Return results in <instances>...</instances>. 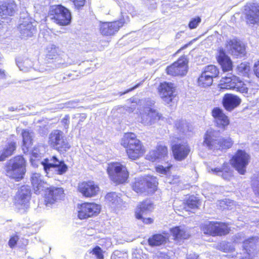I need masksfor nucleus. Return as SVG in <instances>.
I'll return each mask as SVG.
<instances>
[{
	"label": "nucleus",
	"mask_w": 259,
	"mask_h": 259,
	"mask_svg": "<svg viewBox=\"0 0 259 259\" xmlns=\"http://www.w3.org/2000/svg\"><path fill=\"white\" fill-rule=\"evenodd\" d=\"M5 75L4 70L0 69V79L4 78L5 77Z\"/></svg>",
	"instance_id": "nucleus-60"
},
{
	"label": "nucleus",
	"mask_w": 259,
	"mask_h": 259,
	"mask_svg": "<svg viewBox=\"0 0 259 259\" xmlns=\"http://www.w3.org/2000/svg\"><path fill=\"white\" fill-rule=\"evenodd\" d=\"M154 209L153 204L149 200L140 203L137 207L135 215L137 219H142V215L151 211Z\"/></svg>",
	"instance_id": "nucleus-34"
},
{
	"label": "nucleus",
	"mask_w": 259,
	"mask_h": 259,
	"mask_svg": "<svg viewBox=\"0 0 259 259\" xmlns=\"http://www.w3.org/2000/svg\"><path fill=\"white\" fill-rule=\"evenodd\" d=\"M121 144L126 148L127 154L131 159L136 160L145 153V149L135 134H125L121 141Z\"/></svg>",
	"instance_id": "nucleus-1"
},
{
	"label": "nucleus",
	"mask_w": 259,
	"mask_h": 259,
	"mask_svg": "<svg viewBox=\"0 0 259 259\" xmlns=\"http://www.w3.org/2000/svg\"><path fill=\"white\" fill-rule=\"evenodd\" d=\"M219 142L220 144L218 149L229 148L233 144V141L230 138H224L221 137Z\"/></svg>",
	"instance_id": "nucleus-44"
},
{
	"label": "nucleus",
	"mask_w": 259,
	"mask_h": 259,
	"mask_svg": "<svg viewBox=\"0 0 259 259\" xmlns=\"http://www.w3.org/2000/svg\"><path fill=\"white\" fill-rule=\"evenodd\" d=\"M140 220H142L143 222L146 224H149L153 222V220L152 219L148 218H144L142 217V219H141Z\"/></svg>",
	"instance_id": "nucleus-56"
},
{
	"label": "nucleus",
	"mask_w": 259,
	"mask_h": 259,
	"mask_svg": "<svg viewBox=\"0 0 259 259\" xmlns=\"http://www.w3.org/2000/svg\"><path fill=\"white\" fill-rule=\"evenodd\" d=\"M226 49L236 57H242L245 54V46L236 38L228 40L226 42Z\"/></svg>",
	"instance_id": "nucleus-15"
},
{
	"label": "nucleus",
	"mask_w": 259,
	"mask_h": 259,
	"mask_svg": "<svg viewBox=\"0 0 259 259\" xmlns=\"http://www.w3.org/2000/svg\"><path fill=\"white\" fill-rule=\"evenodd\" d=\"M46 189L45 200L48 206H51L52 204L62 200L64 197V190L61 188L55 187L48 188L47 186Z\"/></svg>",
	"instance_id": "nucleus-13"
},
{
	"label": "nucleus",
	"mask_w": 259,
	"mask_h": 259,
	"mask_svg": "<svg viewBox=\"0 0 259 259\" xmlns=\"http://www.w3.org/2000/svg\"><path fill=\"white\" fill-rule=\"evenodd\" d=\"M219 73V70L215 66L210 65L205 66L198 79V85L203 88L210 86L212 83L213 78L218 76Z\"/></svg>",
	"instance_id": "nucleus-10"
},
{
	"label": "nucleus",
	"mask_w": 259,
	"mask_h": 259,
	"mask_svg": "<svg viewBox=\"0 0 259 259\" xmlns=\"http://www.w3.org/2000/svg\"><path fill=\"white\" fill-rule=\"evenodd\" d=\"M238 92H240L242 93H246L248 92V88L246 85V84H244L243 86H241V87L237 91Z\"/></svg>",
	"instance_id": "nucleus-55"
},
{
	"label": "nucleus",
	"mask_w": 259,
	"mask_h": 259,
	"mask_svg": "<svg viewBox=\"0 0 259 259\" xmlns=\"http://www.w3.org/2000/svg\"><path fill=\"white\" fill-rule=\"evenodd\" d=\"M158 184V181L155 177L146 176L137 179L133 185V189L137 193L154 192L157 189Z\"/></svg>",
	"instance_id": "nucleus-5"
},
{
	"label": "nucleus",
	"mask_w": 259,
	"mask_h": 259,
	"mask_svg": "<svg viewBox=\"0 0 259 259\" xmlns=\"http://www.w3.org/2000/svg\"><path fill=\"white\" fill-rule=\"evenodd\" d=\"M23 138V146L28 149L31 145L33 133L28 130H24L22 132Z\"/></svg>",
	"instance_id": "nucleus-40"
},
{
	"label": "nucleus",
	"mask_w": 259,
	"mask_h": 259,
	"mask_svg": "<svg viewBox=\"0 0 259 259\" xmlns=\"http://www.w3.org/2000/svg\"><path fill=\"white\" fill-rule=\"evenodd\" d=\"M19 239V236L17 234H14L12 235L10 240L8 242V245L9 247L11 248H14L15 245L17 244V243L18 242V240Z\"/></svg>",
	"instance_id": "nucleus-49"
},
{
	"label": "nucleus",
	"mask_w": 259,
	"mask_h": 259,
	"mask_svg": "<svg viewBox=\"0 0 259 259\" xmlns=\"http://www.w3.org/2000/svg\"><path fill=\"white\" fill-rule=\"evenodd\" d=\"M217 60L221 65L224 71H228L232 68V62L230 58L226 54L223 49L219 50L217 56Z\"/></svg>",
	"instance_id": "nucleus-33"
},
{
	"label": "nucleus",
	"mask_w": 259,
	"mask_h": 259,
	"mask_svg": "<svg viewBox=\"0 0 259 259\" xmlns=\"http://www.w3.org/2000/svg\"><path fill=\"white\" fill-rule=\"evenodd\" d=\"M168 180H169V179H168L167 180H166V182H167V183H170V184H171V183H172V182H171V181H169Z\"/></svg>",
	"instance_id": "nucleus-61"
},
{
	"label": "nucleus",
	"mask_w": 259,
	"mask_h": 259,
	"mask_svg": "<svg viewBox=\"0 0 259 259\" xmlns=\"http://www.w3.org/2000/svg\"><path fill=\"white\" fill-rule=\"evenodd\" d=\"M55 171H51L48 175H51L52 174H53ZM47 175H48V174H47ZM48 177H50V176H48Z\"/></svg>",
	"instance_id": "nucleus-62"
},
{
	"label": "nucleus",
	"mask_w": 259,
	"mask_h": 259,
	"mask_svg": "<svg viewBox=\"0 0 259 259\" xmlns=\"http://www.w3.org/2000/svg\"><path fill=\"white\" fill-rule=\"evenodd\" d=\"M201 21V18L199 17L193 18L189 24V27L190 29H194L197 27L198 24L200 23Z\"/></svg>",
	"instance_id": "nucleus-51"
},
{
	"label": "nucleus",
	"mask_w": 259,
	"mask_h": 259,
	"mask_svg": "<svg viewBox=\"0 0 259 259\" xmlns=\"http://www.w3.org/2000/svg\"><path fill=\"white\" fill-rule=\"evenodd\" d=\"M93 254L96 255L97 259H104L102 250L99 246H96L93 249L92 252Z\"/></svg>",
	"instance_id": "nucleus-50"
},
{
	"label": "nucleus",
	"mask_w": 259,
	"mask_h": 259,
	"mask_svg": "<svg viewBox=\"0 0 259 259\" xmlns=\"http://www.w3.org/2000/svg\"><path fill=\"white\" fill-rule=\"evenodd\" d=\"M155 102L153 100L147 101L143 110L140 111L139 120L144 125H152L159 120L161 115L152 107Z\"/></svg>",
	"instance_id": "nucleus-6"
},
{
	"label": "nucleus",
	"mask_w": 259,
	"mask_h": 259,
	"mask_svg": "<svg viewBox=\"0 0 259 259\" xmlns=\"http://www.w3.org/2000/svg\"><path fill=\"white\" fill-rule=\"evenodd\" d=\"M60 49L53 44H50L47 47L46 57L49 59L54 60L60 55Z\"/></svg>",
	"instance_id": "nucleus-38"
},
{
	"label": "nucleus",
	"mask_w": 259,
	"mask_h": 259,
	"mask_svg": "<svg viewBox=\"0 0 259 259\" xmlns=\"http://www.w3.org/2000/svg\"><path fill=\"white\" fill-rule=\"evenodd\" d=\"M20 36L22 38L32 36L36 32V22L25 18L19 26Z\"/></svg>",
	"instance_id": "nucleus-21"
},
{
	"label": "nucleus",
	"mask_w": 259,
	"mask_h": 259,
	"mask_svg": "<svg viewBox=\"0 0 259 259\" xmlns=\"http://www.w3.org/2000/svg\"><path fill=\"white\" fill-rule=\"evenodd\" d=\"M218 248L224 252H230L232 253L233 255H236L234 246L231 243L222 242L218 245Z\"/></svg>",
	"instance_id": "nucleus-42"
},
{
	"label": "nucleus",
	"mask_w": 259,
	"mask_h": 259,
	"mask_svg": "<svg viewBox=\"0 0 259 259\" xmlns=\"http://www.w3.org/2000/svg\"><path fill=\"white\" fill-rule=\"evenodd\" d=\"M78 190L83 196L92 197L97 194L99 187L93 181L83 182L79 184Z\"/></svg>",
	"instance_id": "nucleus-22"
},
{
	"label": "nucleus",
	"mask_w": 259,
	"mask_h": 259,
	"mask_svg": "<svg viewBox=\"0 0 259 259\" xmlns=\"http://www.w3.org/2000/svg\"><path fill=\"white\" fill-rule=\"evenodd\" d=\"M17 65L20 70L24 72L29 71L33 66V62L29 59H25L22 61L17 60Z\"/></svg>",
	"instance_id": "nucleus-41"
},
{
	"label": "nucleus",
	"mask_w": 259,
	"mask_h": 259,
	"mask_svg": "<svg viewBox=\"0 0 259 259\" xmlns=\"http://www.w3.org/2000/svg\"><path fill=\"white\" fill-rule=\"evenodd\" d=\"M176 203H177V202H176V201H175V202H174V206H176Z\"/></svg>",
	"instance_id": "nucleus-64"
},
{
	"label": "nucleus",
	"mask_w": 259,
	"mask_h": 259,
	"mask_svg": "<svg viewBox=\"0 0 259 259\" xmlns=\"http://www.w3.org/2000/svg\"><path fill=\"white\" fill-rule=\"evenodd\" d=\"M249 156L245 151L239 150L231 159L232 165L241 175L246 171V166L248 164Z\"/></svg>",
	"instance_id": "nucleus-11"
},
{
	"label": "nucleus",
	"mask_w": 259,
	"mask_h": 259,
	"mask_svg": "<svg viewBox=\"0 0 259 259\" xmlns=\"http://www.w3.org/2000/svg\"><path fill=\"white\" fill-rule=\"evenodd\" d=\"M44 151V148L42 146H38L37 147H35L31 152V156L30 157V160L31 162H32V160H34V159L41 157Z\"/></svg>",
	"instance_id": "nucleus-45"
},
{
	"label": "nucleus",
	"mask_w": 259,
	"mask_h": 259,
	"mask_svg": "<svg viewBox=\"0 0 259 259\" xmlns=\"http://www.w3.org/2000/svg\"><path fill=\"white\" fill-rule=\"evenodd\" d=\"M31 183L36 194L46 189L48 184L42 180V176L39 173H34L31 176Z\"/></svg>",
	"instance_id": "nucleus-31"
},
{
	"label": "nucleus",
	"mask_w": 259,
	"mask_h": 259,
	"mask_svg": "<svg viewBox=\"0 0 259 259\" xmlns=\"http://www.w3.org/2000/svg\"><path fill=\"white\" fill-rule=\"evenodd\" d=\"M141 83H138L136 85H135L134 87L128 89V90H127L126 92H124V93H128L129 92H131L136 89H137V88H138L140 85Z\"/></svg>",
	"instance_id": "nucleus-59"
},
{
	"label": "nucleus",
	"mask_w": 259,
	"mask_h": 259,
	"mask_svg": "<svg viewBox=\"0 0 259 259\" xmlns=\"http://www.w3.org/2000/svg\"><path fill=\"white\" fill-rule=\"evenodd\" d=\"M7 191L5 189L2 185L0 184V198L6 195Z\"/></svg>",
	"instance_id": "nucleus-57"
},
{
	"label": "nucleus",
	"mask_w": 259,
	"mask_h": 259,
	"mask_svg": "<svg viewBox=\"0 0 259 259\" xmlns=\"http://www.w3.org/2000/svg\"><path fill=\"white\" fill-rule=\"evenodd\" d=\"M172 166V164L167 163L165 166L158 165L155 168L156 172L159 175L168 176L170 174V170Z\"/></svg>",
	"instance_id": "nucleus-43"
},
{
	"label": "nucleus",
	"mask_w": 259,
	"mask_h": 259,
	"mask_svg": "<svg viewBox=\"0 0 259 259\" xmlns=\"http://www.w3.org/2000/svg\"><path fill=\"white\" fill-rule=\"evenodd\" d=\"M27 243V240H25V243H24V244H26Z\"/></svg>",
	"instance_id": "nucleus-63"
},
{
	"label": "nucleus",
	"mask_w": 259,
	"mask_h": 259,
	"mask_svg": "<svg viewBox=\"0 0 259 259\" xmlns=\"http://www.w3.org/2000/svg\"><path fill=\"white\" fill-rule=\"evenodd\" d=\"M175 127L182 133L189 130L188 124L185 120H179L175 122Z\"/></svg>",
	"instance_id": "nucleus-47"
},
{
	"label": "nucleus",
	"mask_w": 259,
	"mask_h": 259,
	"mask_svg": "<svg viewBox=\"0 0 259 259\" xmlns=\"http://www.w3.org/2000/svg\"><path fill=\"white\" fill-rule=\"evenodd\" d=\"M170 231L175 239H186L190 236L187 228L184 226L172 228Z\"/></svg>",
	"instance_id": "nucleus-35"
},
{
	"label": "nucleus",
	"mask_w": 259,
	"mask_h": 259,
	"mask_svg": "<svg viewBox=\"0 0 259 259\" xmlns=\"http://www.w3.org/2000/svg\"><path fill=\"white\" fill-rule=\"evenodd\" d=\"M168 239V235L163 236L161 234L153 235L148 240L149 243L151 246H159L165 242Z\"/></svg>",
	"instance_id": "nucleus-39"
},
{
	"label": "nucleus",
	"mask_w": 259,
	"mask_h": 259,
	"mask_svg": "<svg viewBox=\"0 0 259 259\" xmlns=\"http://www.w3.org/2000/svg\"><path fill=\"white\" fill-rule=\"evenodd\" d=\"M244 12L247 23L254 24L259 21V5L249 4L245 7Z\"/></svg>",
	"instance_id": "nucleus-24"
},
{
	"label": "nucleus",
	"mask_w": 259,
	"mask_h": 259,
	"mask_svg": "<svg viewBox=\"0 0 259 259\" xmlns=\"http://www.w3.org/2000/svg\"><path fill=\"white\" fill-rule=\"evenodd\" d=\"M73 64V62L69 60L66 55L60 53V55L57 56L54 59V63L52 65L47 66V68L41 66L37 70L39 72H44L45 71H51L60 68H64Z\"/></svg>",
	"instance_id": "nucleus-17"
},
{
	"label": "nucleus",
	"mask_w": 259,
	"mask_h": 259,
	"mask_svg": "<svg viewBox=\"0 0 259 259\" xmlns=\"http://www.w3.org/2000/svg\"><path fill=\"white\" fill-rule=\"evenodd\" d=\"M187 60L185 57L180 58L177 61L166 68L168 74L177 76L185 75L188 70Z\"/></svg>",
	"instance_id": "nucleus-14"
},
{
	"label": "nucleus",
	"mask_w": 259,
	"mask_h": 259,
	"mask_svg": "<svg viewBox=\"0 0 259 259\" xmlns=\"http://www.w3.org/2000/svg\"><path fill=\"white\" fill-rule=\"evenodd\" d=\"M87 116L86 114L81 113V114H77L75 115L74 116V117H73V118L74 119L76 118L78 120V123H77V125L79 126V125H82V123L83 122H84V121L87 118Z\"/></svg>",
	"instance_id": "nucleus-52"
},
{
	"label": "nucleus",
	"mask_w": 259,
	"mask_h": 259,
	"mask_svg": "<svg viewBox=\"0 0 259 259\" xmlns=\"http://www.w3.org/2000/svg\"><path fill=\"white\" fill-rule=\"evenodd\" d=\"M211 170L218 175H221L222 178L225 180H230V179L232 177V172L229 167L228 163H224V165L221 168H212Z\"/></svg>",
	"instance_id": "nucleus-37"
},
{
	"label": "nucleus",
	"mask_w": 259,
	"mask_h": 259,
	"mask_svg": "<svg viewBox=\"0 0 259 259\" xmlns=\"http://www.w3.org/2000/svg\"><path fill=\"white\" fill-rule=\"evenodd\" d=\"M50 15L51 19L60 25H67L71 22L70 11L61 5L52 6L50 10Z\"/></svg>",
	"instance_id": "nucleus-7"
},
{
	"label": "nucleus",
	"mask_w": 259,
	"mask_h": 259,
	"mask_svg": "<svg viewBox=\"0 0 259 259\" xmlns=\"http://www.w3.org/2000/svg\"><path fill=\"white\" fill-rule=\"evenodd\" d=\"M24 158L21 156H15L7 162L6 166L7 176L19 181L25 173Z\"/></svg>",
	"instance_id": "nucleus-2"
},
{
	"label": "nucleus",
	"mask_w": 259,
	"mask_h": 259,
	"mask_svg": "<svg viewBox=\"0 0 259 259\" xmlns=\"http://www.w3.org/2000/svg\"><path fill=\"white\" fill-rule=\"evenodd\" d=\"M253 71L256 76L259 78V61L254 63Z\"/></svg>",
	"instance_id": "nucleus-53"
},
{
	"label": "nucleus",
	"mask_w": 259,
	"mask_h": 259,
	"mask_svg": "<svg viewBox=\"0 0 259 259\" xmlns=\"http://www.w3.org/2000/svg\"><path fill=\"white\" fill-rule=\"evenodd\" d=\"M48 144L60 153H64L70 147L64 133L60 130H54L49 134Z\"/></svg>",
	"instance_id": "nucleus-3"
},
{
	"label": "nucleus",
	"mask_w": 259,
	"mask_h": 259,
	"mask_svg": "<svg viewBox=\"0 0 259 259\" xmlns=\"http://www.w3.org/2000/svg\"><path fill=\"white\" fill-rule=\"evenodd\" d=\"M244 237L242 234H238L235 235L234 239V242L235 243L243 242V251L246 252L248 255H250L253 251L256 248V242L254 238L248 239L246 240H244Z\"/></svg>",
	"instance_id": "nucleus-25"
},
{
	"label": "nucleus",
	"mask_w": 259,
	"mask_h": 259,
	"mask_svg": "<svg viewBox=\"0 0 259 259\" xmlns=\"http://www.w3.org/2000/svg\"><path fill=\"white\" fill-rule=\"evenodd\" d=\"M187 259H198V256L195 253H192L189 255Z\"/></svg>",
	"instance_id": "nucleus-58"
},
{
	"label": "nucleus",
	"mask_w": 259,
	"mask_h": 259,
	"mask_svg": "<svg viewBox=\"0 0 259 259\" xmlns=\"http://www.w3.org/2000/svg\"><path fill=\"white\" fill-rule=\"evenodd\" d=\"M41 164L48 175L53 171H55L57 174L62 175L67 169V166L64 162L63 161H60L56 156H53L50 159H45Z\"/></svg>",
	"instance_id": "nucleus-9"
},
{
	"label": "nucleus",
	"mask_w": 259,
	"mask_h": 259,
	"mask_svg": "<svg viewBox=\"0 0 259 259\" xmlns=\"http://www.w3.org/2000/svg\"><path fill=\"white\" fill-rule=\"evenodd\" d=\"M212 115L214 119L217 126L220 128H225L229 124L228 117L219 108H214L212 111Z\"/></svg>",
	"instance_id": "nucleus-29"
},
{
	"label": "nucleus",
	"mask_w": 259,
	"mask_h": 259,
	"mask_svg": "<svg viewBox=\"0 0 259 259\" xmlns=\"http://www.w3.org/2000/svg\"><path fill=\"white\" fill-rule=\"evenodd\" d=\"M105 200L108 205L115 210L123 209L126 207L125 203L121 198L120 195L115 192L108 193L105 196Z\"/></svg>",
	"instance_id": "nucleus-23"
},
{
	"label": "nucleus",
	"mask_w": 259,
	"mask_h": 259,
	"mask_svg": "<svg viewBox=\"0 0 259 259\" xmlns=\"http://www.w3.org/2000/svg\"><path fill=\"white\" fill-rule=\"evenodd\" d=\"M62 122L65 125V127L67 128L69 124V116L66 115L62 119Z\"/></svg>",
	"instance_id": "nucleus-54"
},
{
	"label": "nucleus",
	"mask_w": 259,
	"mask_h": 259,
	"mask_svg": "<svg viewBox=\"0 0 259 259\" xmlns=\"http://www.w3.org/2000/svg\"><path fill=\"white\" fill-rule=\"evenodd\" d=\"M241 103L240 99L232 94H226L223 100V103L225 109L231 111L238 106Z\"/></svg>",
	"instance_id": "nucleus-32"
},
{
	"label": "nucleus",
	"mask_w": 259,
	"mask_h": 259,
	"mask_svg": "<svg viewBox=\"0 0 259 259\" xmlns=\"http://www.w3.org/2000/svg\"><path fill=\"white\" fill-rule=\"evenodd\" d=\"M107 172L110 179L117 184H121L125 182L129 176V174L126 166L119 162L109 164L107 168Z\"/></svg>",
	"instance_id": "nucleus-4"
},
{
	"label": "nucleus",
	"mask_w": 259,
	"mask_h": 259,
	"mask_svg": "<svg viewBox=\"0 0 259 259\" xmlns=\"http://www.w3.org/2000/svg\"><path fill=\"white\" fill-rule=\"evenodd\" d=\"M30 196L29 188L27 186H22L19 191L16 198V204L19 209L25 210L28 208Z\"/></svg>",
	"instance_id": "nucleus-18"
},
{
	"label": "nucleus",
	"mask_w": 259,
	"mask_h": 259,
	"mask_svg": "<svg viewBox=\"0 0 259 259\" xmlns=\"http://www.w3.org/2000/svg\"><path fill=\"white\" fill-rule=\"evenodd\" d=\"M201 230L206 234L221 236L228 234L230 229L224 223L206 222L201 226Z\"/></svg>",
	"instance_id": "nucleus-8"
},
{
	"label": "nucleus",
	"mask_w": 259,
	"mask_h": 259,
	"mask_svg": "<svg viewBox=\"0 0 259 259\" xmlns=\"http://www.w3.org/2000/svg\"><path fill=\"white\" fill-rule=\"evenodd\" d=\"M220 88L222 89L236 90L238 91L245 84L236 76L232 74L223 77L221 80Z\"/></svg>",
	"instance_id": "nucleus-19"
},
{
	"label": "nucleus",
	"mask_w": 259,
	"mask_h": 259,
	"mask_svg": "<svg viewBox=\"0 0 259 259\" xmlns=\"http://www.w3.org/2000/svg\"><path fill=\"white\" fill-rule=\"evenodd\" d=\"M172 153L175 159L182 161L185 159L190 149L186 143L177 144L172 146Z\"/></svg>",
	"instance_id": "nucleus-27"
},
{
	"label": "nucleus",
	"mask_w": 259,
	"mask_h": 259,
	"mask_svg": "<svg viewBox=\"0 0 259 259\" xmlns=\"http://www.w3.org/2000/svg\"><path fill=\"white\" fill-rule=\"evenodd\" d=\"M220 137L219 131L209 128L204 135V144L210 149H218Z\"/></svg>",
	"instance_id": "nucleus-16"
},
{
	"label": "nucleus",
	"mask_w": 259,
	"mask_h": 259,
	"mask_svg": "<svg viewBox=\"0 0 259 259\" xmlns=\"http://www.w3.org/2000/svg\"><path fill=\"white\" fill-rule=\"evenodd\" d=\"M167 156V149L164 145H159L157 146L156 149L151 151L148 155L147 158L153 161H160L165 159Z\"/></svg>",
	"instance_id": "nucleus-28"
},
{
	"label": "nucleus",
	"mask_w": 259,
	"mask_h": 259,
	"mask_svg": "<svg viewBox=\"0 0 259 259\" xmlns=\"http://www.w3.org/2000/svg\"><path fill=\"white\" fill-rule=\"evenodd\" d=\"M101 210V206L94 203H86L78 208V217L80 220L97 215Z\"/></svg>",
	"instance_id": "nucleus-12"
},
{
	"label": "nucleus",
	"mask_w": 259,
	"mask_h": 259,
	"mask_svg": "<svg viewBox=\"0 0 259 259\" xmlns=\"http://www.w3.org/2000/svg\"><path fill=\"white\" fill-rule=\"evenodd\" d=\"M158 90L160 97L165 103L169 104L172 101L175 90L173 83L167 82L161 83Z\"/></svg>",
	"instance_id": "nucleus-20"
},
{
	"label": "nucleus",
	"mask_w": 259,
	"mask_h": 259,
	"mask_svg": "<svg viewBox=\"0 0 259 259\" xmlns=\"http://www.w3.org/2000/svg\"><path fill=\"white\" fill-rule=\"evenodd\" d=\"M123 24L121 21L103 23L100 25V32L104 35H113L122 26Z\"/></svg>",
	"instance_id": "nucleus-26"
},
{
	"label": "nucleus",
	"mask_w": 259,
	"mask_h": 259,
	"mask_svg": "<svg viewBox=\"0 0 259 259\" xmlns=\"http://www.w3.org/2000/svg\"><path fill=\"white\" fill-rule=\"evenodd\" d=\"M188 206L190 208H194L198 206V201L197 198L191 196L187 201Z\"/></svg>",
	"instance_id": "nucleus-48"
},
{
	"label": "nucleus",
	"mask_w": 259,
	"mask_h": 259,
	"mask_svg": "<svg viewBox=\"0 0 259 259\" xmlns=\"http://www.w3.org/2000/svg\"><path fill=\"white\" fill-rule=\"evenodd\" d=\"M238 74L241 75H246L250 70V67L248 63L243 62L240 64L237 67Z\"/></svg>",
	"instance_id": "nucleus-46"
},
{
	"label": "nucleus",
	"mask_w": 259,
	"mask_h": 259,
	"mask_svg": "<svg viewBox=\"0 0 259 259\" xmlns=\"http://www.w3.org/2000/svg\"><path fill=\"white\" fill-rule=\"evenodd\" d=\"M16 5L13 1L5 2L0 5L1 15H13L16 9Z\"/></svg>",
	"instance_id": "nucleus-36"
},
{
	"label": "nucleus",
	"mask_w": 259,
	"mask_h": 259,
	"mask_svg": "<svg viewBox=\"0 0 259 259\" xmlns=\"http://www.w3.org/2000/svg\"><path fill=\"white\" fill-rule=\"evenodd\" d=\"M16 149V142L11 141H7L2 146L0 150V161H4L12 155Z\"/></svg>",
	"instance_id": "nucleus-30"
}]
</instances>
